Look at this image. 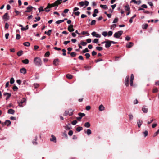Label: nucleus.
I'll list each match as a JSON object with an SVG mask.
<instances>
[{
	"label": "nucleus",
	"instance_id": "obj_52",
	"mask_svg": "<svg viewBox=\"0 0 159 159\" xmlns=\"http://www.w3.org/2000/svg\"><path fill=\"white\" fill-rule=\"evenodd\" d=\"M98 39H95L93 41V42L95 43H98Z\"/></svg>",
	"mask_w": 159,
	"mask_h": 159
},
{
	"label": "nucleus",
	"instance_id": "obj_7",
	"mask_svg": "<svg viewBox=\"0 0 159 159\" xmlns=\"http://www.w3.org/2000/svg\"><path fill=\"white\" fill-rule=\"evenodd\" d=\"M3 19L7 20L9 19V16L8 13H6L3 16Z\"/></svg>",
	"mask_w": 159,
	"mask_h": 159
},
{
	"label": "nucleus",
	"instance_id": "obj_19",
	"mask_svg": "<svg viewBox=\"0 0 159 159\" xmlns=\"http://www.w3.org/2000/svg\"><path fill=\"white\" fill-rule=\"evenodd\" d=\"M143 122L142 121H140L139 120H138L137 125L139 128H140Z\"/></svg>",
	"mask_w": 159,
	"mask_h": 159
},
{
	"label": "nucleus",
	"instance_id": "obj_64",
	"mask_svg": "<svg viewBox=\"0 0 159 159\" xmlns=\"http://www.w3.org/2000/svg\"><path fill=\"white\" fill-rule=\"evenodd\" d=\"M50 54V52L49 51L47 52L45 54V57H48Z\"/></svg>",
	"mask_w": 159,
	"mask_h": 159
},
{
	"label": "nucleus",
	"instance_id": "obj_9",
	"mask_svg": "<svg viewBox=\"0 0 159 159\" xmlns=\"http://www.w3.org/2000/svg\"><path fill=\"white\" fill-rule=\"evenodd\" d=\"M3 95L4 96L7 95V96L6 98V99L7 100L11 96V94L7 92H5L4 93Z\"/></svg>",
	"mask_w": 159,
	"mask_h": 159
},
{
	"label": "nucleus",
	"instance_id": "obj_22",
	"mask_svg": "<svg viewBox=\"0 0 159 159\" xmlns=\"http://www.w3.org/2000/svg\"><path fill=\"white\" fill-rule=\"evenodd\" d=\"M37 139H38L37 136H35V139H34L35 141H33L32 142L33 144L34 145H36L38 143L36 142V141L37 140Z\"/></svg>",
	"mask_w": 159,
	"mask_h": 159
},
{
	"label": "nucleus",
	"instance_id": "obj_18",
	"mask_svg": "<svg viewBox=\"0 0 159 159\" xmlns=\"http://www.w3.org/2000/svg\"><path fill=\"white\" fill-rule=\"evenodd\" d=\"M15 111L14 110L12 109H9L8 110L7 113L8 114H14L15 113Z\"/></svg>",
	"mask_w": 159,
	"mask_h": 159
},
{
	"label": "nucleus",
	"instance_id": "obj_41",
	"mask_svg": "<svg viewBox=\"0 0 159 159\" xmlns=\"http://www.w3.org/2000/svg\"><path fill=\"white\" fill-rule=\"evenodd\" d=\"M96 49L99 51H102L103 50V48L101 47H96Z\"/></svg>",
	"mask_w": 159,
	"mask_h": 159
},
{
	"label": "nucleus",
	"instance_id": "obj_54",
	"mask_svg": "<svg viewBox=\"0 0 159 159\" xmlns=\"http://www.w3.org/2000/svg\"><path fill=\"white\" fill-rule=\"evenodd\" d=\"M21 38V36L19 34H17L16 36V39L17 40H19Z\"/></svg>",
	"mask_w": 159,
	"mask_h": 159
},
{
	"label": "nucleus",
	"instance_id": "obj_50",
	"mask_svg": "<svg viewBox=\"0 0 159 159\" xmlns=\"http://www.w3.org/2000/svg\"><path fill=\"white\" fill-rule=\"evenodd\" d=\"M62 51L63 52L62 53L63 55L65 56L66 55V50L65 49H63L62 50Z\"/></svg>",
	"mask_w": 159,
	"mask_h": 159
},
{
	"label": "nucleus",
	"instance_id": "obj_17",
	"mask_svg": "<svg viewBox=\"0 0 159 159\" xmlns=\"http://www.w3.org/2000/svg\"><path fill=\"white\" fill-rule=\"evenodd\" d=\"M50 5V3L48 4L46 7L44 9V11H45V12H48L50 11V9H49L50 8H49V6Z\"/></svg>",
	"mask_w": 159,
	"mask_h": 159
},
{
	"label": "nucleus",
	"instance_id": "obj_57",
	"mask_svg": "<svg viewBox=\"0 0 159 159\" xmlns=\"http://www.w3.org/2000/svg\"><path fill=\"white\" fill-rule=\"evenodd\" d=\"M129 119L130 120H132L133 118V116L132 114H130L129 115Z\"/></svg>",
	"mask_w": 159,
	"mask_h": 159
},
{
	"label": "nucleus",
	"instance_id": "obj_63",
	"mask_svg": "<svg viewBox=\"0 0 159 159\" xmlns=\"http://www.w3.org/2000/svg\"><path fill=\"white\" fill-rule=\"evenodd\" d=\"M73 134V132L72 130H70L68 133V135L70 136H72Z\"/></svg>",
	"mask_w": 159,
	"mask_h": 159
},
{
	"label": "nucleus",
	"instance_id": "obj_5",
	"mask_svg": "<svg viewBox=\"0 0 159 159\" xmlns=\"http://www.w3.org/2000/svg\"><path fill=\"white\" fill-rule=\"evenodd\" d=\"M91 35L93 37L100 38L101 37V35L97 34L95 31H93L91 33Z\"/></svg>",
	"mask_w": 159,
	"mask_h": 159
},
{
	"label": "nucleus",
	"instance_id": "obj_23",
	"mask_svg": "<svg viewBox=\"0 0 159 159\" xmlns=\"http://www.w3.org/2000/svg\"><path fill=\"white\" fill-rule=\"evenodd\" d=\"M22 62L25 64H28L29 62V61L28 59H26L22 60Z\"/></svg>",
	"mask_w": 159,
	"mask_h": 159
},
{
	"label": "nucleus",
	"instance_id": "obj_34",
	"mask_svg": "<svg viewBox=\"0 0 159 159\" xmlns=\"http://www.w3.org/2000/svg\"><path fill=\"white\" fill-rule=\"evenodd\" d=\"M148 26L147 24H145L142 25V27L143 29H146Z\"/></svg>",
	"mask_w": 159,
	"mask_h": 159
},
{
	"label": "nucleus",
	"instance_id": "obj_49",
	"mask_svg": "<svg viewBox=\"0 0 159 159\" xmlns=\"http://www.w3.org/2000/svg\"><path fill=\"white\" fill-rule=\"evenodd\" d=\"M63 22V20H57L55 22V23L57 24H60V23Z\"/></svg>",
	"mask_w": 159,
	"mask_h": 159
},
{
	"label": "nucleus",
	"instance_id": "obj_62",
	"mask_svg": "<svg viewBox=\"0 0 159 159\" xmlns=\"http://www.w3.org/2000/svg\"><path fill=\"white\" fill-rule=\"evenodd\" d=\"M77 122L76 120H74L72 121L71 123L73 125H75Z\"/></svg>",
	"mask_w": 159,
	"mask_h": 159
},
{
	"label": "nucleus",
	"instance_id": "obj_31",
	"mask_svg": "<svg viewBox=\"0 0 159 159\" xmlns=\"http://www.w3.org/2000/svg\"><path fill=\"white\" fill-rule=\"evenodd\" d=\"M83 129V128L82 127H78L76 128V130L78 132H80Z\"/></svg>",
	"mask_w": 159,
	"mask_h": 159
},
{
	"label": "nucleus",
	"instance_id": "obj_16",
	"mask_svg": "<svg viewBox=\"0 0 159 159\" xmlns=\"http://www.w3.org/2000/svg\"><path fill=\"white\" fill-rule=\"evenodd\" d=\"M63 0H57L55 2V5H56L57 7L58 6V5L60 4L61 2H62V1Z\"/></svg>",
	"mask_w": 159,
	"mask_h": 159
},
{
	"label": "nucleus",
	"instance_id": "obj_45",
	"mask_svg": "<svg viewBox=\"0 0 159 159\" xmlns=\"http://www.w3.org/2000/svg\"><path fill=\"white\" fill-rule=\"evenodd\" d=\"M70 55L72 57H75L76 55V54L75 52H72L70 53Z\"/></svg>",
	"mask_w": 159,
	"mask_h": 159
},
{
	"label": "nucleus",
	"instance_id": "obj_58",
	"mask_svg": "<svg viewBox=\"0 0 159 159\" xmlns=\"http://www.w3.org/2000/svg\"><path fill=\"white\" fill-rule=\"evenodd\" d=\"M12 89L14 91H16L17 90L18 88L15 85L13 87Z\"/></svg>",
	"mask_w": 159,
	"mask_h": 159
},
{
	"label": "nucleus",
	"instance_id": "obj_21",
	"mask_svg": "<svg viewBox=\"0 0 159 159\" xmlns=\"http://www.w3.org/2000/svg\"><path fill=\"white\" fill-rule=\"evenodd\" d=\"M99 109L100 111H102L104 110V107L101 104L99 106Z\"/></svg>",
	"mask_w": 159,
	"mask_h": 159
},
{
	"label": "nucleus",
	"instance_id": "obj_30",
	"mask_svg": "<svg viewBox=\"0 0 159 159\" xmlns=\"http://www.w3.org/2000/svg\"><path fill=\"white\" fill-rule=\"evenodd\" d=\"M74 111V110H72L71 109H70L68 111H69V115L70 116H71L73 115V111Z\"/></svg>",
	"mask_w": 159,
	"mask_h": 159
},
{
	"label": "nucleus",
	"instance_id": "obj_35",
	"mask_svg": "<svg viewBox=\"0 0 159 159\" xmlns=\"http://www.w3.org/2000/svg\"><path fill=\"white\" fill-rule=\"evenodd\" d=\"M66 77L69 79H71L72 78L73 76L72 75L70 74H68L66 75Z\"/></svg>",
	"mask_w": 159,
	"mask_h": 159
},
{
	"label": "nucleus",
	"instance_id": "obj_46",
	"mask_svg": "<svg viewBox=\"0 0 159 159\" xmlns=\"http://www.w3.org/2000/svg\"><path fill=\"white\" fill-rule=\"evenodd\" d=\"M96 21L95 20H92L90 23V25H93L95 24Z\"/></svg>",
	"mask_w": 159,
	"mask_h": 159
},
{
	"label": "nucleus",
	"instance_id": "obj_28",
	"mask_svg": "<svg viewBox=\"0 0 159 159\" xmlns=\"http://www.w3.org/2000/svg\"><path fill=\"white\" fill-rule=\"evenodd\" d=\"M44 7L43 6H40L39 8H38L39 12L44 11Z\"/></svg>",
	"mask_w": 159,
	"mask_h": 159
},
{
	"label": "nucleus",
	"instance_id": "obj_3",
	"mask_svg": "<svg viewBox=\"0 0 159 159\" xmlns=\"http://www.w3.org/2000/svg\"><path fill=\"white\" fill-rule=\"evenodd\" d=\"M26 101V99L25 98H23L22 99L21 101L20 102H18L19 106L20 107H23V105H22V104L24 103Z\"/></svg>",
	"mask_w": 159,
	"mask_h": 159
},
{
	"label": "nucleus",
	"instance_id": "obj_36",
	"mask_svg": "<svg viewBox=\"0 0 159 159\" xmlns=\"http://www.w3.org/2000/svg\"><path fill=\"white\" fill-rule=\"evenodd\" d=\"M79 116H80L81 118L83 116H85V114L84 113H82L80 112L78 114Z\"/></svg>",
	"mask_w": 159,
	"mask_h": 159
},
{
	"label": "nucleus",
	"instance_id": "obj_60",
	"mask_svg": "<svg viewBox=\"0 0 159 159\" xmlns=\"http://www.w3.org/2000/svg\"><path fill=\"white\" fill-rule=\"evenodd\" d=\"M79 4L80 6H83L84 5V1H81L79 2Z\"/></svg>",
	"mask_w": 159,
	"mask_h": 159
},
{
	"label": "nucleus",
	"instance_id": "obj_6",
	"mask_svg": "<svg viewBox=\"0 0 159 159\" xmlns=\"http://www.w3.org/2000/svg\"><path fill=\"white\" fill-rule=\"evenodd\" d=\"M129 76H127L125 79V84L126 86L127 87L129 85Z\"/></svg>",
	"mask_w": 159,
	"mask_h": 159
},
{
	"label": "nucleus",
	"instance_id": "obj_32",
	"mask_svg": "<svg viewBox=\"0 0 159 159\" xmlns=\"http://www.w3.org/2000/svg\"><path fill=\"white\" fill-rule=\"evenodd\" d=\"M18 56H20L23 54V51L22 50L18 51L17 53Z\"/></svg>",
	"mask_w": 159,
	"mask_h": 159
},
{
	"label": "nucleus",
	"instance_id": "obj_13",
	"mask_svg": "<svg viewBox=\"0 0 159 159\" xmlns=\"http://www.w3.org/2000/svg\"><path fill=\"white\" fill-rule=\"evenodd\" d=\"M51 136L52 138L50 139V141L53 142L54 143H56V137L53 135H52Z\"/></svg>",
	"mask_w": 159,
	"mask_h": 159
},
{
	"label": "nucleus",
	"instance_id": "obj_38",
	"mask_svg": "<svg viewBox=\"0 0 159 159\" xmlns=\"http://www.w3.org/2000/svg\"><path fill=\"white\" fill-rule=\"evenodd\" d=\"M81 34L83 35L87 34V36H89V34L87 31H82L81 32Z\"/></svg>",
	"mask_w": 159,
	"mask_h": 159
},
{
	"label": "nucleus",
	"instance_id": "obj_42",
	"mask_svg": "<svg viewBox=\"0 0 159 159\" xmlns=\"http://www.w3.org/2000/svg\"><path fill=\"white\" fill-rule=\"evenodd\" d=\"M15 82V80L13 78H11L10 81V82L11 84H13Z\"/></svg>",
	"mask_w": 159,
	"mask_h": 159
},
{
	"label": "nucleus",
	"instance_id": "obj_15",
	"mask_svg": "<svg viewBox=\"0 0 159 159\" xmlns=\"http://www.w3.org/2000/svg\"><path fill=\"white\" fill-rule=\"evenodd\" d=\"M20 72L25 74L26 73V69L25 68H23L20 69Z\"/></svg>",
	"mask_w": 159,
	"mask_h": 159
},
{
	"label": "nucleus",
	"instance_id": "obj_51",
	"mask_svg": "<svg viewBox=\"0 0 159 159\" xmlns=\"http://www.w3.org/2000/svg\"><path fill=\"white\" fill-rule=\"evenodd\" d=\"M143 134H144V137H145L148 135V131L147 130H145L144 132H143Z\"/></svg>",
	"mask_w": 159,
	"mask_h": 159
},
{
	"label": "nucleus",
	"instance_id": "obj_29",
	"mask_svg": "<svg viewBox=\"0 0 159 159\" xmlns=\"http://www.w3.org/2000/svg\"><path fill=\"white\" fill-rule=\"evenodd\" d=\"M125 10L126 11H130V8L129 7V6L128 5L125 6Z\"/></svg>",
	"mask_w": 159,
	"mask_h": 159
},
{
	"label": "nucleus",
	"instance_id": "obj_2",
	"mask_svg": "<svg viewBox=\"0 0 159 159\" xmlns=\"http://www.w3.org/2000/svg\"><path fill=\"white\" fill-rule=\"evenodd\" d=\"M123 33L122 31H119L116 32L114 34V37L115 38H119L122 35Z\"/></svg>",
	"mask_w": 159,
	"mask_h": 159
},
{
	"label": "nucleus",
	"instance_id": "obj_39",
	"mask_svg": "<svg viewBox=\"0 0 159 159\" xmlns=\"http://www.w3.org/2000/svg\"><path fill=\"white\" fill-rule=\"evenodd\" d=\"M116 24H114L113 25H112L111 26V29H112L113 30H114L115 28L116 27Z\"/></svg>",
	"mask_w": 159,
	"mask_h": 159
},
{
	"label": "nucleus",
	"instance_id": "obj_55",
	"mask_svg": "<svg viewBox=\"0 0 159 159\" xmlns=\"http://www.w3.org/2000/svg\"><path fill=\"white\" fill-rule=\"evenodd\" d=\"M118 18L117 17L116 18L114 19V20L113 22V23H117L118 22Z\"/></svg>",
	"mask_w": 159,
	"mask_h": 159
},
{
	"label": "nucleus",
	"instance_id": "obj_25",
	"mask_svg": "<svg viewBox=\"0 0 159 159\" xmlns=\"http://www.w3.org/2000/svg\"><path fill=\"white\" fill-rule=\"evenodd\" d=\"M84 126L86 128H89L90 126V124L89 122H86L84 125Z\"/></svg>",
	"mask_w": 159,
	"mask_h": 159
},
{
	"label": "nucleus",
	"instance_id": "obj_27",
	"mask_svg": "<svg viewBox=\"0 0 159 159\" xmlns=\"http://www.w3.org/2000/svg\"><path fill=\"white\" fill-rule=\"evenodd\" d=\"M85 132L88 135H90L92 133L90 129H88L87 131Z\"/></svg>",
	"mask_w": 159,
	"mask_h": 159
},
{
	"label": "nucleus",
	"instance_id": "obj_11",
	"mask_svg": "<svg viewBox=\"0 0 159 159\" xmlns=\"http://www.w3.org/2000/svg\"><path fill=\"white\" fill-rule=\"evenodd\" d=\"M134 43H133L130 42L126 44V47L128 48H130L133 46Z\"/></svg>",
	"mask_w": 159,
	"mask_h": 159
},
{
	"label": "nucleus",
	"instance_id": "obj_1",
	"mask_svg": "<svg viewBox=\"0 0 159 159\" xmlns=\"http://www.w3.org/2000/svg\"><path fill=\"white\" fill-rule=\"evenodd\" d=\"M34 63L36 66L39 67L42 64V61L40 58L36 57L34 58Z\"/></svg>",
	"mask_w": 159,
	"mask_h": 159
},
{
	"label": "nucleus",
	"instance_id": "obj_37",
	"mask_svg": "<svg viewBox=\"0 0 159 159\" xmlns=\"http://www.w3.org/2000/svg\"><path fill=\"white\" fill-rule=\"evenodd\" d=\"M23 45L25 46L29 47L30 45V43L29 42H25L23 43Z\"/></svg>",
	"mask_w": 159,
	"mask_h": 159
},
{
	"label": "nucleus",
	"instance_id": "obj_12",
	"mask_svg": "<svg viewBox=\"0 0 159 159\" xmlns=\"http://www.w3.org/2000/svg\"><path fill=\"white\" fill-rule=\"evenodd\" d=\"M142 110L144 113H147L148 111V109L147 108V106H143Z\"/></svg>",
	"mask_w": 159,
	"mask_h": 159
},
{
	"label": "nucleus",
	"instance_id": "obj_44",
	"mask_svg": "<svg viewBox=\"0 0 159 159\" xmlns=\"http://www.w3.org/2000/svg\"><path fill=\"white\" fill-rule=\"evenodd\" d=\"M64 128L66 130H69L71 129V128L68 125L65 126Z\"/></svg>",
	"mask_w": 159,
	"mask_h": 159
},
{
	"label": "nucleus",
	"instance_id": "obj_8",
	"mask_svg": "<svg viewBox=\"0 0 159 159\" xmlns=\"http://www.w3.org/2000/svg\"><path fill=\"white\" fill-rule=\"evenodd\" d=\"M111 45V41L110 40H107L106 41V43L105 45V47L106 48H108L110 47Z\"/></svg>",
	"mask_w": 159,
	"mask_h": 159
},
{
	"label": "nucleus",
	"instance_id": "obj_53",
	"mask_svg": "<svg viewBox=\"0 0 159 159\" xmlns=\"http://www.w3.org/2000/svg\"><path fill=\"white\" fill-rule=\"evenodd\" d=\"M89 51V50L87 48H86L84 49L82 51V52L84 53H85L86 52H88Z\"/></svg>",
	"mask_w": 159,
	"mask_h": 159
},
{
	"label": "nucleus",
	"instance_id": "obj_61",
	"mask_svg": "<svg viewBox=\"0 0 159 159\" xmlns=\"http://www.w3.org/2000/svg\"><path fill=\"white\" fill-rule=\"evenodd\" d=\"M69 111H66L64 112V113L63 114L64 116H66L67 115H69Z\"/></svg>",
	"mask_w": 159,
	"mask_h": 159
},
{
	"label": "nucleus",
	"instance_id": "obj_43",
	"mask_svg": "<svg viewBox=\"0 0 159 159\" xmlns=\"http://www.w3.org/2000/svg\"><path fill=\"white\" fill-rule=\"evenodd\" d=\"M87 44V43L86 42H83L82 41H81L80 42V44L82 45L83 46H85Z\"/></svg>",
	"mask_w": 159,
	"mask_h": 159
},
{
	"label": "nucleus",
	"instance_id": "obj_4",
	"mask_svg": "<svg viewBox=\"0 0 159 159\" xmlns=\"http://www.w3.org/2000/svg\"><path fill=\"white\" fill-rule=\"evenodd\" d=\"M33 8H34V7L31 6H29L26 8L27 10L25 11V12L27 13L30 12L32 11Z\"/></svg>",
	"mask_w": 159,
	"mask_h": 159
},
{
	"label": "nucleus",
	"instance_id": "obj_48",
	"mask_svg": "<svg viewBox=\"0 0 159 159\" xmlns=\"http://www.w3.org/2000/svg\"><path fill=\"white\" fill-rule=\"evenodd\" d=\"M113 34V32L111 31H108V33L107 34V35L108 36H111Z\"/></svg>",
	"mask_w": 159,
	"mask_h": 159
},
{
	"label": "nucleus",
	"instance_id": "obj_56",
	"mask_svg": "<svg viewBox=\"0 0 159 159\" xmlns=\"http://www.w3.org/2000/svg\"><path fill=\"white\" fill-rule=\"evenodd\" d=\"M85 56L86 57V59H88L89 58L90 55L89 53H86L85 54Z\"/></svg>",
	"mask_w": 159,
	"mask_h": 159
},
{
	"label": "nucleus",
	"instance_id": "obj_33",
	"mask_svg": "<svg viewBox=\"0 0 159 159\" xmlns=\"http://www.w3.org/2000/svg\"><path fill=\"white\" fill-rule=\"evenodd\" d=\"M100 7L101 8L105 9L107 8V6L106 5H100Z\"/></svg>",
	"mask_w": 159,
	"mask_h": 159
},
{
	"label": "nucleus",
	"instance_id": "obj_10",
	"mask_svg": "<svg viewBox=\"0 0 159 159\" xmlns=\"http://www.w3.org/2000/svg\"><path fill=\"white\" fill-rule=\"evenodd\" d=\"M73 25H70L68 27V30L70 32H72L74 31V29L73 28Z\"/></svg>",
	"mask_w": 159,
	"mask_h": 159
},
{
	"label": "nucleus",
	"instance_id": "obj_14",
	"mask_svg": "<svg viewBox=\"0 0 159 159\" xmlns=\"http://www.w3.org/2000/svg\"><path fill=\"white\" fill-rule=\"evenodd\" d=\"M59 60L58 59H55L53 62V64L55 66H57L59 65Z\"/></svg>",
	"mask_w": 159,
	"mask_h": 159
},
{
	"label": "nucleus",
	"instance_id": "obj_40",
	"mask_svg": "<svg viewBox=\"0 0 159 159\" xmlns=\"http://www.w3.org/2000/svg\"><path fill=\"white\" fill-rule=\"evenodd\" d=\"M102 34L104 37H106L107 35V33L106 31H104L102 33Z\"/></svg>",
	"mask_w": 159,
	"mask_h": 159
},
{
	"label": "nucleus",
	"instance_id": "obj_47",
	"mask_svg": "<svg viewBox=\"0 0 159 159\" xmlns=\"http://www.w3.org/2000/svg\"><path fill=\"white\" fill-rule=\"evenodd\" d=\"M36 20H34V22H36L37 21H39L40 19V17H36L35 18Z\"/></svg>",
	"mask_w": 159,
	"mask_h": 159
},
{
	"label": "nucleus",
	"instance_id": "obj_59",
	"mask_svg": "<svg viewBox=\"0 0 159 159\" xmlns=\"http://www.w3.org/2000/svg\"><path fill=\"white\" fill-rule=\"evenodd\" d=\"M50 5L49 6L50 8H51V7H53L56 6V5H55V3L54 2L53 3H52V4H50Z\"/></svg>",
	"mask_w": 159,
	"mask_h": 159
},
{
	"label": "nucleus",
	"instance_id": "obj_24",
	"mask_svg": "<svg viewBox=\"0 0 159 159\" xmlns=\"http://www.w3.org/2000/svg\"><path fill=\"white\" fill-rule=\"evenodd\" d=\"M136 16V14H134L132 17L130 18L129 22L130 23H132L133 22V19Z\"/></svg>",
	"mask_w": 159,
	"mask_h": 159
},
{
	"label": "nucleus",
	"instance_id": "obj_26",
	"mask_svg": "<svg viewBox=\"0 0 159 159\" xmlns=\"http://www.w3.org/2000/svg\"><path fill=\"white\" fill-rule=\"evenodd\" d=\"M52 30H48V31H45V34L49 36L51 35V32H52Z\"/></svg>",
	"mask_w": 159,
	"mask_h": 159
},
{
	"label": "nucleus",
	"instance_id": "obj_20",
	"mask_svg": "<svg viewBox=\"0 0 159 159\" xmlns=\"http://www.w3.org/2000/svg\"><path fill=\"white\" fill-rule=\"evenodd\" d=\"M11 124V122L9 120H6L4 122V125H6L7 126L10 125Z\"/></svg>",
	"mask_w": 159,
	"mask_h": 159
}]
</instances>
